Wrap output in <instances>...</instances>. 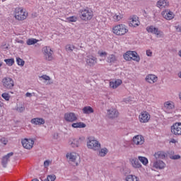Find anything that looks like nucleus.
<instances>
[{
	"instance_id": "37998d69",
	"label": "nucleus",
	"mask_w": 181,
	"mask_h": 181,
	"mask_svg": "<svg viewBox=\"0 0 181 181\" xmlns=\"http://www.w3.org/2000/svg\"><path fill=\"white\" fill-rule=\"evenodd\" d=\"M67 22H77V17L76 16H70L66 18Z\"/></svg>"
},
{
	"instance_id": "aec40b11",
	"label": "nucleus",
	"mask_w": 181,
	"mask_h": 181,
	"mask_svg": "<svg viewBox=\"0 0 181 181\" xmlns=\"http://www.w3.org/2000/svg\"><path fill=\"white\" fill-rule=\"evenodd\" d=\"M164 109L168 114L172 112V110H175V103L172 101H167L164 103Z\"/></svg>"
},
{
	"instance_id": "4c0bfd02",
	"label": "nucleus",
	"mask_w": 181,
	"mask_h": 181,
	"mask_svg": "<svg viewBox=\"0 0 181 181\" xmlns=\"http://www.w3.org/2000/svg\"><path fill=\"white\" fill-rule=\"evenodd\" d=\"M26 43L28 46H32V45H35V43H37V40L35 38H30L27 40Z\"/></svg>"
},
{
	"instance_id": "09e8293b",
	"label": "nucleus",
	"mask_w": 181,
	"mask_h": 181,
	"mask_svg": "<svg viewBox=\"0 0 181 181\" xmlns=\"http://www.w3.org/2000/svg\"><path fill=\"white\" fill-rule=\"evenodd\" d=\"M146 56L148 57H152V51H151V49L146 50Z\"/></svg>"
},
{
	"instance_id": "6e6d98bb",
	"label": "nucleus",
	"mask_w": 181,
	"mask_h": 181,
	"mask_svg": "<svg viewBox=\"0 0 181 181\" xmlns=\"http://www.w3.org/2000/svg\"><path fill=\"white\" fill-rule=\"evenodd\" d=\"M54 138L55 139H57V134H54Z\"/></svg>"
},
{
	"instance_id": "7c9ffc66",
	"label": "nucleus",
	"mask_w": 181,
	"mask_h": 181,
	"mask_svg": "<svg viewBox=\"0 0 181 181\" xmlns=\"http://www.w3.org/2000/svg\"><path fill=\"white\" fill-rule=\"evenodd\" d=\"M83 114H93L94 112V109L90 106H86L82 109Z\"/></svg>"
},
{
	"instance_id": "bb28decb",
	"label": "nucleus",
	"mask_w": 181,
	"mask_h": 181,
	"mask_svg": "<svg viewBox=\"0 0 181 181\" xmlns=\"http://www.w3.org/2000/svg\"><path fill=\"white\" fill-rule=\"evenodd\" d=\"M66 158L71 162H76V160L78 158V154L75 152L68 153H66Z\"/></svg>"
},
{
	"instance_id": "a18cd8bd",
	"label": "nucleus",
	"mask_w": 181,
	"mask_h": 181,
	"mask_svg": "<svg viewBox=\"0 0 181 181\" xmlns=\"http://www.w3.org/2000/svg\"><path fill=\"white\" fill-rule=\"evenodd\" d=\"M98 54H99V56H100V57H107V52H105L99 51V52H98Z\"/></svg>"
},
{
	"instance_id": "f3484780",
	"label": "nucleus",
	"mask_w": 181,
	"mask_h": 181,
	"mask_svg": "<svg viewBox=\"0 0 181 181\" xmlns=\"http://www.w3.org/2000/svg\"><path fill=\"white\" fill-rule=\"evenodd\" d=\"M132 141L134 145H144L145 138H144L142 135H136L133 137Z\"/></svg>"
},
{
	"instance_id": "f704fd0d",
	"label": "nucleus",
	"mask_w": 181,
	"mask_h": 181,
	"mask_svg": "<svg viewBox=\"0 0 181 181\" xmlns=\"http://www.w3.org/2000/svg\"><path fill=\"white\" fill-rule=\"evenodd\" d=\"M138 159L144 166H146V165L149 163V161L148 160V158L146 157L139 156Z\"/></svg>"
},
{
	"instance_id": "cd10ccee",
	"label": "nucleus",
	"mask_w": 181,
	"mask_h": 181,
	"mask_svg": "<svg viewBox=\"0 0 181 181\" xmlns=\"http://www.w3.org/2000/svg\"><path fill=\"white\" fill-rule=\"evenodd\" d=\"M112 18L114 22H119L124 18V16L119 12L112 13Z\"/></svg>"
},
{
	"instance_id": "3c124183",
	"label": "nucleus",
	"mask_w": 181,
	"mask_h": 181,
	"mask_svg": "<svg viewBox=\"0 0 181 181\" xmlns=\"http://www.w3.org/2000/svg\"><path fill=\"white\" fill-rule=\"evenodd\" d=\"M16 42L17 43H20L21 45H23V43H25V41H23V40H19L18 38H17V39L16 40Z\"/></svg>"
},
{
	"instance_id": "bf43d9fd",
	"label": "nucleus",
	"mask_w": 181,
	"mask_h": 181,
	"mask_svg": "<svg viewBox=\"0 0 181 181\" xmlns=\"http://www.w3.org/2000/svg\"><path fill=\"white\" fill-rule=\"evenodd\" d=\"M179 98H180V100L181 101V93H179Z\"/></svg>"
},
{
	"instance_id": "c85d7f7f",
	"label": "nucleus",
	"mask_w": 181,
	"mask_h": 181,
	"mask_svg": "<svg viewBox=\"0 0 181 181\" xmlns=\"http://www.w3.org/2000/svg\"><path fill=\"white\" fill-rule=\"evenodd\" d=\"M40 80L42 81V80H44V83L47 82V86H50V84H53V82H50V76H47V75H42L39 76Z\"/></svg>"
},
{
	"instance_id": "8fccbe9b",
	"label": "nucleus",
	"mask_w": 181,
	"mask_h": 181,
	"mask_svg": "<svg viewBox=\"0 0 181 181\" xmlns=\"http://www.w3.org/2000/svg\"><path fill=\"white\" fill-rule=\"evenodd\" d=\"M175 28L176 29L177 32H181V25H175Z\"/></svg>"
},
{
	"instance_id": "2f4dec72",
	"label": "nucleus",
	"mask_w": 181,
	"mask_h": 181,
	"mask_svg": "<svg viewBox=\"0 0 181 181\" xmlns=\"http://www.w3.org/2000/svg\"><path fill=\"white\" fill-rule=\"evenodd\" d=\"M107 153H108V148H103L100 150H99L98 155L101 158H104V156H105Z\"/></svg>"
},
{
	"instance_id": "6ab92c4d",
	"label": "nucleus",
	"mask_w": 181,
	"mask_h": 181,
	"mask_svg": "<svg viewBox=\"0 0 181 181\" xmlns=\"http://www.w3.org/2000/svg\"><path fill=\"white\" fill-rule=\"evenodd\" d=\"M129 162H130L132 168H134V169H140V168H142V164H141V163H139V159L137 158H130Z\"/></svg>"
},
{
	"instance_id": "1a4fd4ad",
	"label": "nucleus",
	"mask_w": 181,
	"mask_h": 181,
	"mask_svg": "<svg viewBox=\"0 0 181 181\" xmlns=\"http://www.w3.org/2000/svg\"><path fill=\"white\" fill-rule=\"evenodd\" d=\"M21 144L25 149L30 150L35 145V141L32 139H23L21 140Z\"/></svg>"
},
{
	"instance_id": "49530a36",
	"label": "nucleus",
	"mask_w": 181,
	"mask_h": 181,
	"mask_svg": "<svg viewBox=\"0 0 181 181\" xmlns=\"http://www.w3.org/2000/svg\"><path fill=\"white\" fill-rule=\"evenodd\" d=\"M170 159H173L174 160H176L177 159H180V155H174V156H170Z\"/></svg>"
},
{
	"instance_id": "58836bf2",
	"label": "nucleus",
	"mask_w": 181,
	"mask_h": 181,
	"mask_svg": "<svg viewBox=\"0 0 181 181\" xmlns=\"http://www.w3.org/2000/svg\"><path fill=\"white\" fill-rule=\"evenodd\" d=\"M56 180V175H47V179H45L44 180L42 181H54Z\"/></svg>"
},
{
	"instance_id": "603ef678",
	"label": "nucleus",
	"mask_w": 181,
	"mask_h": 181,
	"mask_svg": "<svg viewBox=\"0 0 181 181\" xmlns=\"http://www.w3.org/2000/svg\"><path fill=\"white\" fill-rule=\"evenodd\" d=\"M176 142H177V141H176V139H171V140L170 141V143L171 144H176Z\"/></svg>"
},
{
	"instance_id": "5fc2aeb1",
	"label": "nucleus",
	"mask_w": 181,
	"mask_h": 181,
	"mask_svg": "<svg viewBox=\"0 0 181 181\" xmlns=\"http://www.w3.org/2000/svg\"><path fill=\"white\" fill-rule=\"evenodd\" d=\"M1 141H2V142H3V144H4V145H6L7 141H6V140H5V139H2Z\"/></svg>"
},
{
	"instance_id": "2eb2a0df",
	"label": "nucleus",
	"mask_w": 181,
	"mask_h": 181,
	"mask_svg": "<svg viewBox=\"0 0 181 181\" xmlns=\"http://www.w3.org/2000/svg\"><path fill=\"white\" fill-rule=\"evenodd\" d=\"M171 132L173 135H181V123L177 122L171 126Z\"/></svg>"
},
{
	"instance_id": "f03ea898",
	"label": "nucleus",
	"mask_w": 181,
	"mask_h": 181,
	"mask_svg": "<svg viewBox=\"0 0 181 181\" xmlns=\"http://www.w3.org/2000/svg\"><path fill=\"white\" fill-rule=\"evenodd\" d=\"M112 33L117 36H124L128 33V27L124 24H117L112 28Z\"/></svg>"
},
{
	"instance_id": "a878e982",
	"label": "nucleus",
	"mask_w": 181,
	"mask_h": 181,
	"mask_svg": "<svg viewBox=\"0 0 181 181\" xmlns=\"http://www.w3.org/2000/svg\"><path fill=\"white\" fill-rule=\"evenodd\" d=\"M156 160H160V159H165L166 158V153L164 151H158L153 155Z\"/></svg>"
},
{
	"instance_id": "20e7f679",
	"label": "nucleus",
	"mask_w": 181,
	"mask_h": 181,
	"mask_svg": "<svg viewBox=\"0 0 181 181\" xmlns=\"http://www.w3.org/2000/svg\"><path fill=\"white\" fill-rule=\"evenodd\" d=\"M123 57L124 60H127L128 62L131 60H134V62H139L141 60V57L138 55V53L135 51H127L124 55Z\"/></svg>"
},
{
	"instance_id": "e433bc0d",
	"label": "nucleus",
	"mask_w": 181,
	"mask_h": 181,
	"mask_svg": "<svg viewBox=\"0 0 181 181\" xmlns=\"http://www.w3.org/2000/svg\"><path fill=\"white\" fill-rule=\"evenodd\" d=\"M127 181H139V178H138V177L135 176V175H128L126 178Z\"/></svg>"
},
{
	"instance_id": "72a5a7b5",
	"label": "nucleus",
	"mask_w": 181,
	"mask_h": 181,
	"mask_svg": "<svg viewBox=\"0 0 181 181\" xmlns=\"http://www.w3.org/2000/svg\"><path fill=\"white\" fill-rule=\"evenodd\" d=\"M72 128H86V125L83 122H76L71 124Z\"/></svg>"
},
{
	"instance_id": "13d9d810",
	"label": "nucleus",
	"mask_w": 181,
	"mask_h": 181,
	"mask_svg": "<svg viewBox=\"0 0 181 181\" xmlns=\"http://www.w3.org/2000/svg\"><path fill=\"white\" fill-rule=\"evenodd\" d=\"M178 76L180 77V78H181V71L178 73Z\"/></svg>"
},
{
	"instance_id": "c756f323",
	"label": "nucleus",
	"mask_w": 181,
	"mask_h": 181,
	"mask_svg": "<svg viewBox=\"0 0 181 181\" xmlns=\"http://www.w3.org/2000/svg\"><path fill=\"white\" fill-rule=\"evenodd\" d=\"M139 25V21L136 17H133L132 21L129 23V26H132L133 28H136V26Z\"/></svg>"
},
{
	"instance_id": "a211bd4d",
	"label": "nucleus",
	"mask_w": 181,
	"mask_h": 181,
	"mask_svg": "<svg viewBox=\"0 0 181 181\" xmlns=\"http://www.w3.org/2000/svg\"><path fill=\"white\" fill-rule=\"evenodd\" d=\"M107 117L108 118H118V115H119V113L118 112V110L114 107H111L110 109L107 110Z\"/></svg>"
},
{
	"instance_id": "ddd939ff",
	"label": "nucleus",
	"mask_w": 181,
	"mask_h": 181,
	"mask_svg": "<svg viewBox=\"0 0 181 181\" xmlns=\"http://www.w3.org/2000/svg\"><path fill=\"white\" fill-rule=\"evenodd\" d=\"M153 168L154 169H158V170H162L166 168V163L161 160H154L153 161Z\"/></svg>"
},
{
	"instance_id": "79ce46f5",
	"label": "nucleus",
	"mask_w": 181,
	"mask_h": 181,
	"mask_svg": "<svg viewBox=\"0 0 181 181\" xmlns=\"http://www.w3.org/2000/svg\"><path fill=\"white\" fill-rule=\"evenodd\" d=\"M76 49V47L73 45H68L66 46V52H73Z\"/></svg>"
},
{
	"instance_id": "a19ab883",
	"label": "nucleus",
	"mask_w": 181,
	"mask_h": 181,
	"mask_svg": "<svg viewBox=\"0 0 181 181\" xmlns=\"http://www.w3.org/2000/svg\"><path fill=\"white\" fill-rule=\"evenodd\" d=\"M16 63L18 66H25V61H23V59L19 58V57H17L16 58Z\"/></svg>"
},
{
	"instance_id": "393cba45",
	"label": "nucleus",
	"mask_w": 181,
	"mask_h": 181,
	"mask_svg": "<svg viewBox=\"0 0 181 181\" xmlns=\"http://www.w3.org/2000/svg\"><path fill=\"white\" fill-rule=\"evenodd\" d=\"M121 84H122V81L120 79H117V80L112 81L110 82V87L111 88L115 89V88L119 87V86H121Z\"/></svg>"
},
{
	"instance_id": "9b49d317",
	"label": "nucleus",
	"mask_w": 181,
	"mask_h": 181,
	"mask_svg": "<svg viewBox=\"0 0 181 181\" xmlns=\"http://www.w3.org/2000/svg\"><path fill=\"white\" fill-rule=\"evenodd\" d=\"M161 16L166 21H172L175 18V13L169 9H165L161 12Z\"/></svg>"
},
{
	"instance_id": "f8f14e48",
	"label": "nucleus",
	"mask_w": 181,
	"mask_h": 181,
	"mask_svg": "<svg viewBox=\"0 0 181 181\" xmlns=\"http://www.w3.org/2000/svg\"><path fill=\"white\" fill-rule=\"evenodd\" d=\"M64 118L66 122H74L75 121H77V115L74 112L65 113Z\"/></svg>"
},
{
	"instance_id": "dca6fc26",
	"label": "nucleus",
	"mask_w": 181,
	"mask_h": 181,
	"mask_svg": "<svg viewBox=\"0 0 181 181\" xmlns=\"http://www.w3.org/2000/svg\"><path fill=\"white\" fill-rule=\"evenodd\" d=\"M86 63L87 66H89L90 67H93L95 66V64H97V57L93 55H88L86 57Z\"/></svg>"
},
{
	"instance_id": "4be33fe9",
	"label": "nucleus",
	"mask_w": 181,
	"mask_h": 181,
	"mask_svg": "<svg viewBox=\"0 0 181 181\" xmlns=\"http://www.w3.org/2000/svg\"><path fill=\"white\" fill-rule=\"evenodd\" d=\"M146 81L150 84H154L158 81V76L155 74H148L146 76Z\"/></svg>"
},
{
	"instance_id": "6e6552de",
	"label": "nucleus",
	"mask_w": 181,
	"mask_h": 181,
	"mask_svg": "<svg viewBox=\"0 0 181 181\" xmlns=\"http://www.w3.org/2000/svg\"><path fill=\"white\" fill-rule=\"evenodd\" d=\"M42 52L45 60H47L48 62H52V60H53V50H52L50 47H44L42 48Z\"/></svg>"
},
{
	"instance_id": "423d86ee",
	"label": "nucleus",
	"mask_w": 181,
	"mask_h": 181,
	"mask_svg": "<svg viewBox=\"0 0 181 181\" xmlns=\"http://www.w3.org/2000/svg\"><path fill=\"white\" fill-rule=\"evenodd\" d=\"M14 16L17 21H25L28 18V13L22 8H16L14 13Z\"/></svg>"
},
{
	"instance_id": "39448f33",
	"label": "nucleus",
	"mask_w": 181,
	"mask_h": 181,
	"mask_svg": "<svg viewBox=\"0 0 181 181\" xmlns=\"http://www.w3.org/2000/svg\"><path fill=\"white\" fill-rule=\"evenodd\" d=\"M1 84L6 90H12L15 87V81L11 77H4L1 80Z\"/></svg>"
},
{
	"instance_id": "de8ad7c7",
	"label": "nucleus",
	"mask_w": 181,
	"mask_h": 181,
	"mask_svg": "<svg viewBox=\"0 0 181 181\" xmlns=\"http://www.w3.org/2000/svg\"><path fill=\"white\" fill-rule=\"evenodd\" d=\"M17 111H18V112H23V111H25V107L21 106V107H18Z\"/></svg>"
},
{
	"instance_id": "c03bdc74",
	"label": "nucleus",
	"mask_w": 181,
	"mask_h": 181,
	"mask_svg": "<svg viewBox=\"0 0 181 181\" xmlns=\"http://www.w3.org/2000/svg\"><path fill=\"white\" fill-rule=\"evenodd\" d=\"M50 165H52V160H46L45 161H44V168H45L46 169H47V168H49Z\"/></svg>"
},
{
	"instance_id": "c9c22d12",
	"label": "nucleus",
	"mask_w": 181,
	"mask_h": 181,
	"mask_svg": "<svg viewBox=\"0 0 181 181\" xmlns=\"http://www.w3.org/2000/svg\"><path fill=\"white\" fill-rule=\"evenodd\" d=\"M4 62L7 64V66H9L10 67L11 66H13V64H15V59L13 58L6 59H4Z\"/></svg>"
},
{
	"instance_id": "ea45409f",
	"label": "nucleus",
	"mask_w": 181,
	"mask_h": 181,
	"mask_svg": "<svg viewBox=\"0 0 181 181\" xmlns=\"http://www.w3.org/2000/svg\"><path fill=\"white\" fill-rule=\"evenodd\" d=\"M2 98H4L6 101H9L11 99V95L8 93H4L1 94Z\"/></svg>"
},
{
	"instance_id": "864d4df0",
	"label": "nucleus",
	"mask_w": 181,
	"mask_h": 181,
	"mask_svg": "<svg viewBox=\"0 0 181 181\" xmlns=\"http://www.w3.org/2000/svg\"><path fill=\"white\" fill-rule=\"evenodd\" d=\"M25 97H32V93H30L29 92L26 93Z\"/></svg>"
},
{
	"instance_id": "b1692460",
	"label": "nucleus",
	"mask_w": 181,
	"mask_h": 181,
	"mask_svg": "<svg viewBox=\"0 0 181 181\" xmlns=\"http://www.w3.org/2000/svg\"><path fill=\"white\" fill-rule=\"evenodd\" d=\"M156 6L158 8H160V9L168 8V6H169V1L168 0H159L157 1Z\"/></svg>"
},
{
	"instance_id": "0eeeda50",
	"label": "nucleus",
	"mask_w": 181,
	"mask_h": 181,
	"mask_svg": "<svg viewBox=\"0 0 181 181\" xmlns=\"http://www.w3.org/2000/svg\"><path fill=\"white\" fill-rule=\"evenodd\" d=\"M146 30L148 33H152V35H155L157 37H163L165 36L163 31L153 25L148 26L146 28Z\"/></svg>"
},
{
	"instance_id": "4468645a",
	"label": "nucleus",
	"mask_w": 181,
	"mask_h": 181,
	"mask_svg": "<svg viewBox=\"0 0 181 181\" xmlns=\"http://www.w3.org/2000/svg\"><path fill=\"white\" fill-rule=\"evenodd\" d=\"M84 137H80L79 139H73L70 140L69 145L72 146V148H78L80 145L84 142Z\"/></svg>"
},
{
	"instance_id": "4d7b16f0",
	"label": "nucleus",
	"mask_w": 181,
	"mask_h": 181,
	"mask_svg": "<svg viewBox=\"0 0 181 181\" xmlns=\"http://www.w3.org/2000/svg\"><path fill=\"white\" fill-rule=\"evenodd\" d=\"M2 64H4V63L0 61V67H2Z\"/></svg>"
},
{
	"instance_id": "7ed1b4c3",
	"label": "nucleus",
	"mask_w": 181,
	"mask_h": 181,
	"mask_svg": "<svg viewBox=\"0 0 181 181\" xmlns=\"http://www.w3.org/2000/svg\"><path fill=\"white\" fill-rule=\"evenodd\" d=\"M93 16H94V13H93V11L88 8L81 9L79 11L80 18L82 21H85L86 22L87 21H91Z\"/></svg>"
},
{
	"instance_id": "412c9836",
	"label": "nucleus",
	"mask_w": 181,
	"mask_h": 181,
	"mask_svg": "<svg viewBox=\"0 0 181 181\" xmlns=\"http://www.w3.org/2000/svg\"><path fill=\"white\" fill-rule=\"evenodd\" d=\"M11 156H13V152L8 153L7 155L4 156L1 159V165L3 168H6L8 163L11 160Z\"/></svg>"
},
{
	"instance_id": "9d476101",
	"label": "nucleus",
	"mask_w": 181,
	"mask_h": 181,
	"mask_svg": "<svg viewBox=\"0 0 181 181\" xmlns=\"http://www.w3.org/2000/svg\"><path fill=\"white\" fill-rule=\"evenodd\" d=\"M139 119L141 124H146L151 119V115L146 111L141 112L139 116Z\"/></svg>"
},
{
	"instance_id": "f257e3e1",
	"label": "nucleus",
	"mask_w": 181,
	"mask_h": 181,
	"mask_svg": "<svg viewBox=\"0 0 181 181\" xmlns=\"http://www.w3.org/2000/svg\"><path fill=\"white\" fill-rule=\"evenodd\" d=\"M86 145L88 149H92V151H98L101 148V144L93 136L88 138Z\"/></svg>"
},
{
	"instance_id": "5701e85b",
	"label": "nucleus",
	"mask_w": 181,
	"mask_h": 181,
	"mask_svg": "<svg viewBox=\"0 0 181 181\" xmlns=\"http://www.w3.org/2000/svg\"><path fill=\"white\" fill-rule=\"evenodd\" d=\"M30 122L33 124V125H44L45 121L43 118L35 117L32 119Z\"/></svg>"
},
{
	"instance_id": "473e14b6",
	"label": "nucleus",
	"mask_w": 181,
	"mask_h": 181,
	"mask_svg": "<svg viewBox=\"0 0 181 181\" xmlns=\"http://www.w3.org/2000/svg\"><path fill=\"white\" fill-rule=\"evenodd\" d=\"M107 63H115L117 62V56L115 54H110L107 59Z\"/></svg>"
}]
</instances>
